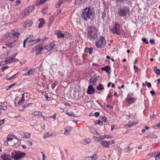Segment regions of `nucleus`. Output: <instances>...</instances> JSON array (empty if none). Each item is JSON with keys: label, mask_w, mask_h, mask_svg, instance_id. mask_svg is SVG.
I'll list each match as a JSON object with an SVG mask.
<instances>
[{"label": "nucleus", "mask_w": 160, "mask_h": 160, "mask_svg": "<svg viewBox=\"0 0 160 160\" xmlns=\"http://www.w3.org/2000/svg\"><path fill=\"white\" fill-rule=\"evenodd\" d=\"M94 12L90 7H86L82 11L81 16L83 20L88 21L89 19L92 21L94 19Z\"/></svg>", "instance_id": "1"}, {"label": "nucleus", "mask_w": 160, "mask_h": 160, "mask_svg": "<svg viewBox=\"0 0 160 160\" xmlns=\"http://www.w3.org/2000/svg\"><path fill=\"white\" fill-rule=\"evenodd\" d=\"M88 37L90 39H96L98 37V30L93 26H88L87 29Z\"/></svg>", "instance_id": "2"}, {"label": "nucleus", "mask_w": 160, "mask_h": 160, "mask_svg": "<svg viewBox=\"0 0 160 160\" xmlns=\"http://www.w3.org/2000/svg\"><path fill=\"white\" fill-rule=\"evenodd\" d=\"M130 9L129 7L126 6H123L122 8L117 9V14L121 17L126 18L129 15Z\"/></svg>", "instance_id": "3"}, {"label": "nucleus", "mask_w": 160, "mask_h": 160, "mask_svg": "<svg viewBox=\"0 0 160 160\" xmlns=\"http://www.w3.org/2000/svg\"><path fill=\"white\" fill-rule=\"evenodd\" d=\"M20 36V33L16 30H13L8 34L10 41L16 42Z\"/></svg>", "instance_id": "4"}, {"label": "nucleus", "mask_w": 160, "mask_h": 160, "mask_svg": "<svg viewBox=\"0 0 160 160\" xmlns=\"http://www.w3.org/2000/svg\"><path fill=\"white\" fill-rule=\"evenodd\" d=\"M11 157L14 160H18L25 156V153L19 151H12L11 153Z\"/></svg>", "instance_id": "5"}, {"label": "nucleus", "mask_w": 160, "mask_h": 160, "mask_svg": "<svg viewBox=\"0 0 160 160\" xmlns=\"http://www.w3.org/2000/svg\"><path fill=\"white\" fill-rule=\"evenodd\" d=\"M95 46L98 48L103 47L106 43L105 38L104 37L100 36L97 41L95 42Z\"/></svg>", "instance_id": "6"}, {"label": "nucleus", "mask_w": 160, "mask_h": 160, "mask_svg": "<svg viewBox=\"0 0 160 160\" xmlns=\"http://www.w3.org/2000/svg\"><path fill=\"white\" fill-rule=\"evenodd\" d=\"M112 32L114 34L116 33L119 35L121 34L120 28L119 24L116 22L114 28L112 30Z\"/></svg>", "instance_id": "7"}, {"label": "nucleus", "mask_w": 160, "mask_h": 160, "mask_svg": "<svg viewBox=\"0 0 160 160\" xmlns=\"http://www.w3.org/2000/svg\"><path fill=\"white\" fill-rule=\"evenodd\" d=\"M44 49L43 46L40 45L36 46L32 49L33 52H36V55H38L40 53V52Z\"/></svg>", "instance_id": "8"}, {"label": "nucleus", "mask_w": 160, "mask_h": 160, "mask_svg": "<svg viewBox=\"0 0 160 160\" xmlns=\"http://www.w3.org/2000/svg\"><path fill=\"white\" fill-rule=\"evenodd\" d=\"M55 46V42H52L49 44L47 45L46 46V48L48 51L52 50Z\"/></svg>", "instance_id": "9"}, {"label": "nucleus", "mask_w": 160, "mask_h": 160, "mask_svg": "<svg viewBox=\"0 0 160 160\" xmlns=\"http://www.w3.org/2000/svg\"><path fill=\"white\" fill-rule=\"evenodd\" d=\"M99 143L101 144L103 147L105 148H109V145L108 142L105 140H98Z\"/></svg>", "instance_id": "10"}, {"label": "nucleus", "mask_w": 160, "mask_h": 160, "mask_svg": "<svg viewBox=\"0 0 160 160\" xmlns=\"http://www.w3.org/2000/svg\"><path fill=\"white\" fill-rule=\"evenodd\" d=\"M98 157L97 154H95L92 156L85 158L82 160H96Z\"/></svg>", "instance_id": "11"}, {"label": "nucleus", "mask_w": 160, "mask_h": 160, "mask_svg": "<svg viewBox=\"0 0 160 160\" xmlns=\"http://www.w3.org/2000/svg\"><path fill=\"white\" fill-rule=\"evenodd\" d=\"M95 90L92 85H90L88 87V90L87 91V93L88 94H92L95 92Z\"/></svg>", "instance_id": "12"}, {"label": "nucleus", "mask_w": 160, "mask_h": 160, "mask_svg": "<svg viewBox=\"0 0 160 160\" xmlns=\"http://www.w3.org/2000/svg\"><path fill=\"white\" fill-rule=\"evenodd\" d=\"M41 40V39L38 38L36 39H31L29 40L28 42V43H29V45H31L33 44H36Z\"/></svg>", "instance_id": "13"}, {"label": "nucleus", "mask_w": 160, "mask_h": 160, "mask_svg": "<svg viewBox=\"0 0 160 160\" xmlns=\"http://www.w3.org/2000/svg\"><path fill=\"white\" fill-rule=\"evenodd\" d=\"M32 115L36 117L40 118L42 116V113L40 111H34L32 112Z\"/></svg>", "instance_id": "14"}, {"label": "nucleus", "mask_w": 160, "mask_h": 160, "mask_svg": "<svg viewBox=\"0 0 160 160\" xmlns=\"http://www.w3.org/2000/svg\"><path fill=\"white\" fill-rule=\"evenodd\" d=\"M55 33L57 35V37L59 38H63L64 37V33H62L61 31L58 30H55Z\"/></svg>", "instance_id": "15"}, {"label": "nucleus", "mask_w": 160, "mask_h": 160, "mask_svg": "<svg viewBox=\"0 0 160 160\" xmlns=\"http://www.w3.org/2000/svg\"><path fill=\"white\" fill-rule=\"evenodd\" d=\"M86 2V0H75V4L76 5H80Z\"/></svg>", "instance_id": "16"}, {"label": "nucleus", "mask_w": 160, "mask_h": 160, "mask_svg": "<svg viewBox=\"0 0 160 160\" xmlns=\"http://www.w3.org/2000/svg\"><path fill=\"white\" fill-rule=\"evenodd\" d=\"M32 9L33 8L31 6L28 7V8H27L25 10V15L26 16L28 15L30 12L32 11Z\"/></svg>", "instance_id": "17"}, {"label": "nucleus", "mask_w": 160, "mask_h": 160, "mask_svg": "<svg viewBox=\"0 0 160 160\" xmlns=\"http://www.w3.org/2000/svg\"><path fill=\"white\" fill-rule=\"evenodd\" d=\"M5 61L6 63H8L16 61L11 57V56H10L5 59Z\"/></svg>", "instance_id": "18"}, {"label": "nucleus", "mask_w": 160, "mask_h": 160, "mask_svg": "<svg viewBox=\"0 0 160 160\" xmlns=\"http://www.w3.org/2000/svg\"><path fill=\"white\" fill-rule=\"evenodd\" d=\"M136 99H135L134 98H128L127 97L126 100L128 104H132L135 102Z\"/></svg>", "instance_id": "19"}, {"label": "nucleus", "mask_w": 160, "mask_h": 160, "mask_svg": "<svg viewBox=\"0 0 160 160\" xmlns=\"http://www.w3.org/2000/svg\"><path fill=\"white\" fill-rule=\"evenodd\" d=\"M35 68H32L31 69L28 70L27 73L24 74V75L29 76L33 75L35 73Z\"/></svg>", "instance_id": "20"}, {"label": "nucleus", "mask_w": 160, "mask_h": 160, "mask_svg": "<svg viewBox=\"0 0 160 160\" xmlns=\"http://www.w3.org/2000/svg\"><path fill=\"white\" fill-rule=\"evenodd\" d=\"M20 134L22 136H23V137L24 138H29L30 137V133L28 132H22L20 133Z\"/></svg>", "instance_id": "21"}, {"label": "nucleus", "mask_w": 160, "mask_h": 160, "mask_svg": "<svg viewBox=\"0 0 160 160\" xmlns=\"http://www.w3.org/2000/svg\"><path fill=\"white\" fill-rule=\"evenodd\" d=\"M33 23V22L31 20H27L26 21L25 27H31Z\"/></svg>", "instance_id": "22"}, {"label": "nucleus", "mask_w": 160, "mask_h": 160, "mask_svg": "<svg viewBox=\"0 0 160 160\" xmlns=\"http://www.w3.org/2000/svg\"><path fill=\"white\" fill-rule=\"evenodd\" d=\"M39 21L40 22V23L38 26V28H40L42 27L43 25L45 23V21L43 18H40L39 19Z\"/></svg>", "instance_id": "23"}, {"label": "nucleus", "mask_w": 160, "mask_h": 160, "mask_svg": "<svg viewBox=\"0 0 160 160\" xmlns=\"http://www.w3.org/2000/svg\"><path fill=\"white\" fill-rule=\"evenodd\" d=\"M33 37V35L32 34L29 35L28 36L27 38H26L25 40H24V42H23V48H25L26 47L25 43H26V42H27L28 39L29 38L32 39Z\"/></svg>", "instance_id": "24"}, {"label": "nucleus", "mask_w": 160, "mask_h": 160, "mask_svg": "<svg viewBox=\"0 0 160 160\" xmlns=\"http://www.w3.org/2000/svg\"><path fill=\"white\" fill-rule=\"evenodd\" d=\"M18 98H16L15 99V104H17V103L18 104L21 105L22 104V102L25 100V99H23L22 98L19 100H18Z\"/></svg>", "instance_id": "25"}, {"label": "nucleus", "mask_w": 160, "mask_h": 160, "mask_svg": "<svg viewBox=\"0 0 160 160\" xmlns=\"http://www.w3.org/2000/svg\"><path fill=\"white\" fill-rule=\"evenodd\" d=\"M5 45L8 48H12L14 47L16 45V43L15 42L12 41L11 43H7Z\"/></svg>", "instance_id": "26"}, {"label": "nucleus", "mask_w": 160, "mask_h": 160, "mask_svg": "<svg viewBox=\"0 0 160 160\" xmlns=\"http://www.w3.org/2000/svg\"><path fill=\"white\" fill-rule=\"evenodd\" d=\"M144 138H156L157 136L154 134H152L147 136H144L143 137Z\"/></svg>", "instance_id": "27"}, {"label": "nucleus", "mask_w": 160, "mask_h": 160, "mask_svg": "<svg viewBox=\"0 0 160 160\" xmlns=\"http://www.w3.org/2000/svg\"><path fill=\"white\" fill-rule=\"evenodd\" d=\"M47 0H37L36 2L35 5L39 6L43 4Z\"/></svg>", "instance_id": "28"}, {"label": "nucleus", "mask_w": 160, "mask_h": 160, "mask_svg": "<svg viewBox=\"0 0 160 160\" xmlns=\"http://www.w3.org/2000/svg\"><path fill=\"white\" fill-rule=\"evenodd\" d=\"M64 1L63 0H60L56 3L55 5L56 8H59L60 6L63 3Z\"/></svg>", "instance_id": "29"}, {"label": "nucleus", "mask_w": 160, "mask_h": 160, "mask_svg": "<svg viewBox=\"0 0 160 160\" xmlns=\"http://www.w3.org/2000/svg\"><path fill=\"white\" fill-rule=\"evenodd\" d=\"M102 69L103 70L105 71L107 73L109 72L111 70L110 67L108 66L102 68Z\"/></svg>", "instance_id": "30"}, {"label": "nucleus", "mask_w": 160, "mask_h": 160, "mask_svg": "<svg viewBox=\"0 0 160 160\" xmlns=\"http://www.w3.org/2000/svg\"><path fill=\"white\" fill-rule=\"evenodd\" d=\"M52 134L48 132H47L44 134L43 138L45 139H46L48 137L52 136Z\"/></svg>", "instance_id": "31"}, {"label": "nucleus", "mask_w": 160, "mask_h": 160, "mask_svg": "<svg viewBox=\"0 0 160 160\" xmlns=\"http://www.w3.org/2000/svg\"><path fill=\"white\" fill-rule=\"evenodd\" d=\"M153 70L157 74H160V69L157 68L156 67H154L153 68Z\"/></svg>", "instance_id": "32"}, {"label": "nucleus", "mask_w": 160, "mask_h": 160, "mask_svg": "<svg viewBox=\"0 0 160 160\" xmlns=\"http://www.w3.org/2000/svg\"><path fill=\"white\" fill-rule=\"evenodd\" d=\"M136 123H132L131 122H129L128 123L124 125V127L125 126H128L129 128L133 126L136 124Z\"/></svg>", "instance_id": "33"}, {"label": "nucleus", "mask_w": 160, "mask_h": 160, "mask_svg": "<svg viewBox=\"0 0 160 160\" xmlns=\"http://www.w3.org/2000/svg\"><path fill=\"white\" fill-rule=\"evenodd\" d=\"M65 130L64 134L66 135H68L71 130V128L69 127L67 128H65Z\"/></svg>", "instance_id": "34"}, {"label": "nucleus", "mask_w": 160, "mask_h": 160, "mask_svg": "<svg viewBox=\"0 0 160 160\" xmlns=\"http://www.w3.org/2000/svg\"><path fill=\"white\" fill-rule=\"evenodd\" d=\"M94 123L95 125L99 124L100 126H102L103 125V122H102V121H101L100 120L95 121Z\"/></svg>", "instance_id": "35"}, {"label": "nucleus", "mask_w": 160, "mask_h": 160, "mask_svg": "<svg viewBox=\"0 0 160 160\" xmlns=\"http://www.w3.org/2000/svg\"><path fill=\"white\" fill-rule=\"evenodd\" d=\"M64 34V37L66 38H70L71 36V34L68 32H65Z\"/></svg>", "instance_id": "36"}, {"label": "nucleus", "mask_w": 160, "mask_h": 160, "mask_svg": "<svg viewBox=\"0 0 160 160\" xmlns=\"http://www.w3.org/2000/svg\"><path fill=\"white\" fill-rule=\"evenodd\" d=\"M90 80H91V82L93 83V85H95L97 83V78H92Z\"/></svg>", "instance_id": "37"}, {"label": "nucleus", "mask_w": 160, "mask_h": 160, "mask_svg": "<svg viewBox=\"0 0 160 160\" xmlns=\"http://www.w3.org/2000/svg\"><path fill=\"white\" fill-rule=\"evenodd\" d=\"M1 158L3 160H11L10 158H8L6 155H2L1 157Z\"/></svg>", "instance_id": "38"}, {"label": "nucleus", "mask_w": 160, "mask_h": 160, "mask_svg": "<svg viewBox=\"0 0 160 160\" xmlns=\"http://www.w3.org/2000/svg\"><path fill=\"white\" fill-rule=\"evenodd\" d=\"M13 139V135H12V134L10 135L9 134L8 135L7 137V141H8L10 140H12Z\"/></svg>", "instance_id": "39"}, {"label": "nucleus", "mask_w": 160, "mask_h": 160, "mask_svg": "<svg viewBox=\"0 0 160 160\" xmlns=\"http://www.w3.org/2000/svg\"><path fill=\"white\" fill-rule=\"evenodd\" d=\"M112 136L110 134H105L103 135L102 138H112Z\"/></svg>", "instance_id": "40"}, {"label": "nucleus", "mask_w": 160, "mask_h": 160, "mask_svg": "<svg viewBox=\"0 0 160 160\" xmlns=\"http://www.w3.org/2000/svg\"><path fill=\"white\" fill-rule=\"evenodd\" d=\"M102 122H106L107 121V119L105 116H102L100 117Z\"/></svg>", "instance_id": "41"}, {"label": "nucleus", "mask_w": 160, "mask_h": 160, "mask_svg": "<svg viewBox=\"0 0 160 160\" xmlns=\"http://www.w3.org/2000/svg\"><path fill=\"white\" fill-rule=\"evenodd\" d=\"M97 89L99 90H101L102 89H104L102 85L101 84H100L97 87Z\"/></svg>", "instance_id": "42"}, {"label": "nucleus", "mask_w": 160, "mask_h": 160, "mask_svg": "<svg viewBox=\"0 0 160 160\" xmlns=\"http://www.w3.org/2000/svg\"><path fill=\"white\" fill-rule=\"evenodd\" d=\"M7 109V107L6 106H2L0 105V110H6Z\"/></svg>", "instance_id": "43"}, {"label": "nucleus", "mask_w": 160, "mask_h": 160, "mask_svg": "<svg viewBox=\"0 0 160 160\" xmlns=\"http://www.w3.org/2000/svg\"><path fill=\"white\" fill-rule=\"evenodd\" d=\"M26 144L28 145L29 146H31L32 145V143L29 140H27L25 142Z\"/></svg>", "instance_id": "44"}, {"label": "nucleus", "mask_w": 160, "mask_h": 160, "mask_svg": "<svg viewBox=\"0 0 160 160\" xmlns=\"http://www.w3.org/2000/svg\"><path fill=\"white\" fill-rule=\"evenodd\" d=\"M32 104L31 103H26L24 104L23 106H22V108H26L28 107H29L30 105H32Z\"/></svg>", "instance_id": "45"}, {"label": "nucleus", "mask_w": 160, "mask_h": 160, "mask_svg": "<svg viewBox=\"0 0 160 160\" xmlns=\"http://www.w3.org/2000/svg\"><path fill=\"white\" fill-rule=\"evenodd\" d=\"M17 55V53H14L11 56V57L14 60L16 61H18V59L15 58V57H16Z\"/></svg>", "instance_id": "46"}, {"label": "nucleus", "mask_w": 160, "mask_h": 160, "mask_svg": "<svg viewBox=\"0 0 160 160\" xmlns=\"http://www.w3.org/2000/svg\"><path fill=\"white\" fill-rule=\"evenodd\" d=\"M134 68L135 71L136 72H138L140 71V69L138 68V67L135 65H134Z\"/></svg>", "instance_id": "47"}, {"label": "nucleus", "mask_w": 160, "mask_h": 160, "mask_svg": "<svg viewBox=\"0 0 160 160\" xmlns=\"http://www.w3.org/2000/svg\"><path fill=\"white\" fill-rule=\"evenodd\" d=\"M88 52L90 54H91L93 52V48H88Z\"/></svg>", "instance_id": "48"}, {"label": "nucleus", "mask_w": 160, "mask_h": 160, "mask_svg": "<svg viewBox=\"0 0 160 160\" xmlns=\"http://www.w3.org/2000/svg\"><path fill=\"white\" fill-rule=\"evenodd\" d=\"M106 14L105 12H103L102 13L101 17L102 19H103L106 17Z\"/></svg>", "instance_id": "49"}, {"label": "nucleus", "mask_w": 160, "mask_h": 160, "mask_svg": "<svg viewBox=\"0 0 160 160\" xmlns=\"http://www.w3.org/2000/svg\"><path fill=\"white\" fill-rule=\"evenodd\" d=\"M18 74V73L15 74L13 76L8 78L7 79V80H10L12 79H13V78H15V76Z\"/></svg>", "instance_id": "50"}, {"label": "nucleus", "mask_w": 160, "mask_h": 160, "mask_svg": "<svg viewBox=\"0 0 160 160\" xmlns=\"http://www.w3.org/2000/svg\"><path fill=\"white\" fill-rule=\"evenodd\" d=\"M160 159V152L157 155L155 158V160H159Z\"/></svg>", "instance_id": "51"}, {"label": "nucleus", "mask_w": 160, "mask_h": 160, "mask_svg": "<svg viewBox=\"0 0 160 160\" xmlns=\"http://www.w3.org/2000/svg\"><path fill=\"white\" fill-rule=\"evenodd\" d=\"M91 131H95V132L96 133V134L98 135H100V134L97 131L96 129H95L94 128L92 127L90 128Z\"/></svg>", "instance_id": "52"}, {"label": "nucleus", "mask_w": 160, "mask_h": 160, "mask_svg": "<svg viewBox=\"0 0 160 160\" xmlns=\"http://www.w3.org/2000/svg\"><path fill=\"white\" fill-rule=\"evenodd\" d=\"M8 68V65H6L2 67V71H4L5 70Z\"/></svg>", "instance_id": "53"}, {"label": "nucleus", "mask_w": 160, "mask_h": 160, "mask_svg": "<svg viewBox=\"0 0 160 160\" xmlns=\"http://www.w3.org/2000/svg\"><path fill=\"white\" fill-rule=\"evenodd\" d=\"M6 64H7L5 61V60L4 61H2L0 62V67L1 66L4 65Z\"/></svg>", "instance_id": "54"}, {"label": "nucleus", "mask_w": 160, "mask_h": 160, "mask_svg": "<svg viewBox=\"0 0 160 160\" xmlns=\"http://www.w3.org/2000/svg\"><path fill=\"white\" fill-rule=\"evenodd\" d=\"M20 142L19 141H18L16 143H15L13 145V146L15 147H17L20 144Z\"/></svg>", "instance_id": "55"}, {"label": "nucleus", "mask_w": 160, "mask_h": 160, "mask_svg": "<svg viewBox=\"0 0 160 160\" xmlns=\"http://www.w3.org/2000/svg\"><path fill=\"white\" fill-rule=\"evenodd\" d=\"M142 41L143 42H145L146 44H148V41L146 40L145 38H142Z\"/></svg>", "instance_id": "56"}, {"label": "nucleus", "mask_w": 160, "mask_h": 160, "mask_svg": "<svg viewBox=\"0 0 160 160\" xmlns=\"http://www.w3.org/2000/svg\"><path fill=\"white\" fill-rule=\"evenodd\" d=\"M109 143V145H112L113 144H114L115 143V141L114 140H112L111 141H109L108 142Z\"/></svg>", "instance_id": "57"}, {"label": "nucleus", "mask_w": 160, "mask_h": 160, "mask_svg": "<svg viewBox=\"0 0 160 160\" xmlns=\"http://www.w3.org/2000/svg\"><path fill=\"white\" fill-rule=\"evenodd\" d=\"M133 94L132 93H130L128 94L127 97H128V98H132V97L133 96Z\"/></svg>", "instance_id": "58"}, {"label": "nucleus", "mask_w": 160, "mask_h": 160, "mask_svg": "<svg viewBox=\"0 0 160 160\" xmlns=\"http://www.w3.org/2000/svg\"><path fill=\"white\" fill-rule=\"evenodd\" d=\"M146 83L147 84V86L149 88L151 87V84L150 82H147L146 81Z\"/></svg>", "instance_id": "59"}, {"label": "nucleus", "mask_w": 160, "mask_h": 160, "mask_svg": "<svg viewBox=\"0 0 160 160\" xmlns=\"http://www.w3.org/2000/svg\"><path fill=\"white\" fill-rule=\"evenodd\" d=\"M5 121V119H3L0 121V126L4 124V122Z\"/></svg>", "instance_id": "60"}, {"label": "nucleus", "mask_w": 160, "mask_h": 160, "mask_svg": "<svg viewBox=\"0 0 160 160\" xmlns=\"http://www.w3.org/2000/svg\"><path fill=\"white\" fill-rule=\"evenodd\" d=\"M48 39V37H44L42 39H41V40H42V42H44L45 41Z\"/></svg>", "instance_id": "61"}, {"label": "nucleus", "mask_w": 160, "mask_h": 160, "mask_svg": "<svg viewBox=\"0 0 160 160\" xmlns=\"http://www.w3.org/2000/svg\"><path fill=\"white\" fill-rule=\"evenodd\" d=\"M53 21V19H50L49 22V25L51 26V24L52 23Z\"/></svg>", "instance_id": "62"}, {"label": "nucleus", "mask_w": 160, "mask_h": 160, "mask_svg": "<svg viewBox=\"0 0 160 160\" xmlns=\"http://www.w3.org/2000/svg\"><path fill=\"white\" fill-rule=\"evenodd\" d=\"M100 115L99 113L98 112H97L95 113L94 116L96 117H98Z\"/></svg>", "instance_id": "63"}, {"label": "nucleus", "mask_w": 160, "mask_h": 160, "mask_svg": "<svg viewBox=\"0 0 160 160\" xmlns=\"http://www.w3.org/2000/svg\"><path fill=\"white\" fill-rule=\"evenodd\" d=\"M41 107L45 109H46L47 107V105L46 104H42Z\"/></svg>", "instance_id": "64"}]
</instances>
